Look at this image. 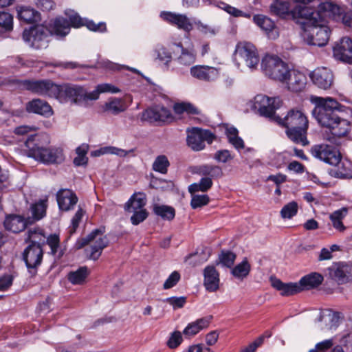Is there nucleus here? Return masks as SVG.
<instances>
[{
  "mask_svg": "<svg viewBox=\"0 0 352 352\" xmlns=\"http://www.w3.org/2000/svg\"><path fill=\"white\" fill-rule=\"evenodd\" d=\"M43 250L40 246L28 245L23 252V259L30 272H36L37 267L41 264Z\"/></svg>",
  "mask_w": 352,
  "mask_h": 352,
  "instance_id": "18",
  "label": "nucleus"
},
{
  "mask_svg": "<svg viewBox=\"0 0 352 352\" xmlns=\"http://www.w3.org/2000/svg\"><path fill=\"white\" fill-rule=\"evenodd\" d=\"M170 163L165 155H160L155 157V172L165 175L168 173Z\"/></svg>",
  "mask_w": 352,
  "mask_h": 352,
  "instance_id": "50",
  "label": "nucleus"
},
{
  "mask_svg": "<svg viewBox=\"0 0 352 352\" xmlns=\"http://www.w3.org/2000/svg\"><path fill=\"white\" fill-rule=\"evenodd\" d=\"M25 110L28 113L41 115L45 118H49L54 114L50 104L40 98H34L25 104Z\"/></svg>",
  "mask_w": 352,
  "mask_h": 352,
  "instance_id": "21",
  "label": "nucleus"
},
{
  "mask_svg": "<svg viewBox=\"0 0 352 352\" xmlns=\"http://www.w3.org/2000/svg\"><path fill=\"white\" fill-rule=\"evenodd\" d=\"M274 122L286 129L287 136L294 143L302 146L309 144L307 138L309 122L301 111L292 109L283 118L279 116L275 118Z\"/></svg>",
  "mask_w": 352,
  "mask_h": 352,
  "instance_id": "3",
  "label": "nucleus"
},
{
  "mask_svg": "<svg viewBox=\"0 0 352 352\" xmlns=\"http://www.w3.org/2000/svg\"><path fill=\"white\" fill-rule=\"evenodd\" d=\"M131 213H133L131 217V223L133 225H138L142 222L148 216V213L145 209L132 211Z\"/></svg>",
  "mask_w": 352,
  "mask_h": 352,
  "instance_id": "61",
  "label": "nucleus"
},
{
  "mask_svg": "<svg viewBox=\"0 0 352 352\" xmlns=\"http://www.w3.org/2000/svg\"><path fill=\"white\" fill-rule=\"evenodd\" d=\"M132 151H133V150L126 151L125 150L118 148H116L114 146H106V147L101 148L100 149H99L98 151H94L92 153V155H94L95 156H99L100 155L109 153V154H114V155H116L120 156V157H124L129 153L132 152Z\"/></svg>",
  "mask_w": 352,
  "mask_h": 352,
  "instance_id": "47",
  "label": "nucleus"
},
{
  "mask_svg": "<svg viewBox=\"0 0 352 352\" xmlns=\"http://www.w3.org/2000/svg\"><path fill=\"white\" fill-rule=\"evenodd\" d=\"M58 88L56 99L62 103L86 105L89 100H92L91 92H87L82 86L65 83L60 85Z\"/></svg>",
  "mask_w": 352,
  "mask_h": 352,
  "instance_id": "6",
  "label": "nucleus"
},
{
  "mask_svg": "<svg viewBox=\"0 0 352 352\" xmlns=\"http://www.w3.org/2000/svg\"><path fill=\"white\" fill-rule=\"evenodd\" d=\"M270 10L283 19H291L300 24L305 16L311 12V7L299 5L290 10L289 2L275 0L270 6Z\"/></svg>",
  "mask_w": 352,
  "mask_h": 352,
  "instance_id": "9",
  "label": "nucleus"
},
{
  "mask_svg": "<svg viewBox=\"0 0 352 352\" xmlns=\"http://www.w3.org/2000/svg\"><path fill=\"white\" fill-rule=\"evenodd\" d=\"M175 120V117L168 108L155 104V122L160 124H170Z\"/></svg>",
  "mask_w": 352,
  "mask_h": 352,
  "instance_id": "37",
  "label": "nucleus"
},
{
  "mask_svg": "<svg viewBox=\"0 0 352 352\" xmlns=\"http://www.w3.org/2000/svg\"><path fill=\"white\" fill-rule=\"evenodd\" d=\"M36 135L30 136L25 142L28 157L45 164H60L64 161L63 150L57 147H43L34 144Z\"/></svg>",
  "mask_w": 352,
  "mask_h": 352,
  "instance_id": "5",
  "label": "nucleus"
},
{
  "mask_svg": "<svg viewBox=\"0 0 352 352\" xmlns=\"http://www.w3.org/2000/svg\"><path fill=\"white\" fill-rule=\"evenodd\" d=\"M312 115L318 124L328 129L334 137H346L352 129L350 121L344 118L349 108L331 98L317 97Z\"/></svg>",
  "mask_w": 352,
  "mask_h": 352,
  "instance_id": "1",
  "label": "nucleus"
},
{
  "mask_svg": "<svg viewBox=\"0 0 352 352\" xmlns=\"http://www.w3.org/2000/svg\"><path fill=\"white\" fill-rule=\"evenodd\" d=\"M214 160L219 163H227L233 159L230 151L222 149L217 151L213 156Z\"/></svg>",
  "mask_w": 352,
  "mask_h": 352,
  "instance_id": "56",
  "label": "nucleus"
},
{
  "mask_svg": "<svg viewBox=\"0 0 352 352\" xmlns=\"http://www.w3.org/2000/svg\"><path fill=\"white\" fill-rule=\"evenodd\" d=\"M120 89L117 87L109 83H104L98 85L96 87V89L91 91L90 96L91 97L92 100H96L98 99L100 94L110 92L113 94L119 93Z\"/></svg>",
  "mask_w": 352,
  "mask_h": 352,
  "instance_id": "43",
  "label": "nucleus"
},
{
  "mask_svg": "<svg viewBox=\"0 0 352 352\" xmlns=\"http://www.w3.org/2000/svg\"><path fill=\"white\" fill-rule=\"evenodd\" d=\"M180 279V274L177 271H174L168 277L164 283V288L165 289L172 288L178 283Z\"/></svg>",
  "mask_w": 352,
  "mask_h": 352,
  "instance_id": "63",
  "label": "nucleus"
},
{
  "mask_svg": "<svg viewBox=\"0 0 352 352\" xmlns=\"http://www.w3.org/2000/svg\"><path fill=\"white\" fill-rule=\"evenodd\" d=\"M182 334L179 331L171 333L166 342L167 346L170 349H175L179 347L183 342Z\"/></svg>",
  "mask_w": 352,
  "mask_h": 352,
  "instance_id": "52",
  "label": "nucleus"
},
{
  "mask_svg": "<svg viewBox=\"0 0 352 352\" xmlns=\"http://www.w3.org/2000/svg\"><path fill=\"white\" fill-rule=\"evenodd\" d=\"M348 211V208L342 207L330 214L329 219L332 226L337 231L342 232L346 230V228L343 223V219L346 217Z\"/></svg>",
  "mask_w": 352,
  "mask_h": 352,
  "instance_id": "34",
  "label": "nucleus"
},
{
  "mask_svg": "<svg viewBox=\"0 0 352 352\" xmlns=\"http://www.w3.org/2000/svg\"><path fill=\"white\" fill-rule=\"evenodd\" d=\"M298 204L296 201H291L285 205L280 210V216L283 219H292L298 212Z\"/></svg>",
  "mask_w": 352,
  "mask_h": 352,
  "instance_id": "51",
  "label": "nucleus"
},
{
  "mask_svg": "<svg viewBox=\"0 0 352 352\" xmlns=\"http://www.w3.org/2000/svg\"><path fill=\"white\" fill-rule=\"evenodd\" d=\"M104 229H96L85 238L79 239L76 243L78 248H82L84 246L90 244L89 258L93 260H97L102 254L104 248L109 244L107 237L104 234Z\"/></svg>",
  "mask_w": 352,
  "mask_h": 352,
  "instance_id": "7",
  "label": "nucleus"
},
{
  "mask_svg": "<svg viewBox=\"0 0 352 352\" xmlns=\"http://www.w3.org/2000/svg\"><path fill=\"white\" fill-rule=\"evenodd\" d=\"M173 111L177 115H182L184 113L188 116H199L201 114V111L189 102L175 103L173 105Z\"/></svg>",
  "mask_w": 352,
  "mask_h": 352,
  "instance_id": "36",
  "label": "nucleus"
},
{
  "mask_svg": "<svg viewBox=\"0 0 352 352\" xmlns=\"http://www.w3.org/2000/svg\"><path fill=\"white\" fill-rule=\"evenodd\" d=\"M213 182L211 181L210 178L202 177L199 183H194L191 184L189 186L188 190L190 193H194L198 191L207 192L211 188Z\"/></svg>",
  "mask_w": 352,
  "mask_h": 352,
  "instance_id": "44",
  "label": "nucleus"
},
{
  "mask_svg": "<svg viewBox=\"0 0 352 352\" xmlns=\"http://www.w3.org/2000/svg\"><path fill=\"white\" fill-rule=\"evenodd\" d=\"M21 86L33 94L56 99L59 90V85L50 79L25 80L21 82Z\"/></svg>",
  "mask_w": 352,
  "mask_h": 352,
  "instance_id": "10",
  "label": "nucleus"
},
{
  "mask_svg": "<svg viewBox=\"0 0 352 352\" xmlns=\"http://www.w3.org/2000/svg\"><path fill=\"white\" fill-rule=\"evenodd\" d=\"M323 276L318 272H311L302 276L298 281L301 292L316 288L322 284Z\"/></svg>",
  "mask_w": 352,
  "mask_h": 352,
  "instance_id": "30",
  "label": "nucleus"
},
{
  "mask_svg": "<svg viewBox=\"0 0 352 352\" xmlns=\"http://www.w3.org/2000/svg\"><path fill=\"white\" fill-rule=\"evenodd\" d=\"M311 155L329 164L339 166L341 155L335 146L327 144L314 145L311 148Z\"/></svg>",
  "mask_w": 352,
  "mask_h": 352,
  "instance_id": "13",
  "label": "nucleus"
},
{
  "mask_svg": "<svg viewBox=\"0 0 352 352\" xmlns=\"http://www.w3.org/2000/svg\"><path fill=\"white\" fill-rule=\"evenodd\" d=\"M190 72L192 77L203 81L214 80L219 76L217 69L207 65L193 66L190 68Z\"/></svg>",
  "mask_w": 352,
  "mask_h": 352,
  "instance_id": "23",
  "label": "nucleus"
},
{
  "mask_svg": "<svg viewBox=\"0 0 352 352\" xmlns=\"http://www.w3.org/2000/svg\"><path fill=\"white\" fill-rule=\"evenodd\" d=\"M250 269V265L245 259L232 270V274L234 277L242 279L249 274Z\"/></svg>",
  "mask_w": 352,
  "mask_h": 352,
  "instance_id": "45",
  "label": "nucleus"
},
{
  "mask_svg": "<svg viewBox=\"0 0 352 352\" xmlns=\"http://www.w3.org/2000/svg\"><path fill=\"white\" fill-rule=\"evenodd\" d=\"M333 57L345 63L352 64V39L343 37L333 47Z\"/></svg>",
  "mask_w": 352,
  "mask_h": 352,
  "instance_id": "17",
  "label": "nucleus"
},
{
  "mask_svg": "<svg viewBox=\"0 0 352 352\" xmlns=\"http://www.w3.org/2000/svg\"><path fill=\"white\" fill-rule=\"evenodd\" d=\"M331 278L338 284L342 285L352 281V264L345 262H335L328 267Z\"/></svg>",
  "mask_w": 352,
  "mask_h": 352,
  "instance_id": "15",
  "label": "nucleus"
},
{
  "mask_svg": "<svg viewBox=\"0 0 352 352\" xmlns=\"http://www.w3.org/2000/svg\"><path fill=\"white\" fill-rule=\"evenodd\" d=\"M235 258L236 255L230 251H222L219 255L221 263L227 267H231L233 265Z\"/></svg>",
  "mask_w": 352,
  "mask_h": 352,
  "instance_id": "54",
  "label": "nucleus"
},
{
  "mask_svg": "<svg viewBox=\"0 0 352 352\" xmlns=\"http://www.w3.org/2000/svg\"><path fill=\"white\" fill-rule=\"evenodd\" d=\"M132 151H133V150L126 151L125 150L118 148H116L114 146H106V147L101 148L100 149H99L98 151H94L92 153V155H94L95 156H99L100 155L109 153V154H114V155H116L120 156V157H124L129 153L132 152Z\"/></svg>",
  "mask_w": 352,
  "mask_h": 352,
  "instance_id": "48",
  "label": "nucleus"
},
{
  "mask_svg": "<svg viewBox=\"0 0 352 352\" xmlns=\"http://www.w3.org/2000/svg\"><path fill=\"white\" fill-rule=\"evenodd\" d=\"M173 25L177 28L189 32L192 29V24L189 19L184 14H177Z\"/></svg>",
  "mask_w": 352,
  "mask_h": 352,
  "instance_id": "49",
  "label": "nucleus"
},
{
  "mask_svg": "<svg viewBox=\"0 0 352 352\" xmlns=\"http://www.w3.org/2000/svg\"><path fill=\"white\" fill-rule=\"evenodd\" d=\"M175 45L181 49L182 53L178 58V61L180 64L190 65L195 63L196 59V53L192 48H184L181 43Z\"/></svg>",
  "mask_w": 352,
  "mask_h": 352,
  "instance_id": "38",
  "label": "nucleus"
},
{
  "mask_svg": "<svg viewBox=\"0 0 352 352\" xmlns=\"http://www.w3.org/2000/svg\"><path fill=\"white\" fill-rule=\"evenodd\" d=\"M187 298L185 296H173L164 300V302L169 303L173 306V309L182 308L186 303Z\"/></svg>",
  "mask_w": 352,
  "mask_h": 352,
  "instance_id": "57",
  "label": "nucleus"
},
{
  "mask_svg": "<svg viewBox=\"0 0 352 352\" xmlns=\"http://www.w3.org/2000/svg\"><path fill=\"white\" fill-rule=\"evenodd\" d=\"M127 106L124 100L118 98H113L102 106V111L113 115H118L124 111Z\"/></svg>",
  "mask_w": 352,
  "mask_h": 352,
  "instance_id": "33",
  "label": "nucleus"
},
{
  "mask_svg": "<svg viewBox=\"0 0 352 352\" xmlns=\"http://www.w3.org/2000/svg\"><path fill=\"white\" fill-rule=\"evenodd\" d=\"M14 0H0V8L10 6ZM13 30V16L11 14L0 11V34L10 32Z\"/></svg>",
  "mask_w": 352,
  "mask_h": 352,
  "instance_id": "28",
  "label": "nucleus"
},
{
  "mask_svg": "<svg viewBox=\"0 0 352 352\" xmlns=\"http://www.w3.org/2000/svg\"><path fill=\"white\" fill-rule=\"evenodd\" d=\"M85 214V211L82 208H79L72 219V225L69 227V233L70 235L74 234L78 228L80 222Z\"/></svg>",
  "mask_w": 352,
  "mask_h": 352,
  "instance_id": "55",
  "label": "nucleus"
},
{
  "mask_svg": "<svg viewBox=\"0 0 352 352\" xmlns=\"http://www.w3.org/2000/svg\"><path fill=\"white\" fill-rule=\"evenodd\" d=\"M253 21L267 34L276 27L275 23L270 18L263 14L254 15Z\"/></svg>",
  "mask_w": 352,
  "mask_h": 352,
  "instance_id": "39",
  "label": "nucleus"
},
{
  "mask_svg": "<svg viewBox=\"0 0 352 352\" xmlns=\"http://www.w3.org/2000/svg\"><path fill=\"white\" fill-rule=\"evenodd\" d=\"M261 69L270 78L283 82L290 69L282 59L275 56H265L261 61Z\"/></svg>",
  "mask_w": 352,
  "mask_h": 352,
  "instance_id": "8",
  "label": "nucleus"
},
{
  "mask_svg": "<svg viewBox=\"0 0 352 352\" xmlns=\"http://www.w3.org/2000/svg\"><path fill=\"white\" fill-rule=\"evenodd\" d=\"M333 345L332 339L324 340L316 344L315 348L309 350V352H326Z\"/></svg>",
  "mask_w": 352,
  "mask_h": 352,
  "instance_id": "58",
  "label": "nucleus"
},
{
  "mask_svg": "<svg viewBox=\"0 0 352 352\" xmlns=\"http://www.w3.org/2000/svg\"><path fill=\"white\" fill-rule=\"evenodd\" d=\"M220 5L221 6L219 7L231 16L234 17H240V15L241 14V10L224 2H221Z\"/></svg>",
  "mask_w": 352,
  "mask_h": 352,
  "instance_id": "64",
  "label": "nucleus"
},
{
  "mask_svg": "<svg viewBox=\"0 0 352 352\" xmlns=\"http://www.w3.org/2000/svg\"><path fill=\"white\" fill-rule=\"evenodd\" d=\"M271 285L283 296H290L301 292L298 282L283 283L280 279L274 277L271 278Z\"/></svg>",
  "mask_w": 352,
  "mask_h": 352,
  "instance_id": "24",
  "label": "nucleus"
},
{
  "mask_svg": "<svg viewBox=\"0 0 352 352\" xmlns=\"http://www.w3.org/2000/svg\"><path fill=\"white\" fill-rule=\"evenodd\" d=\"M234 56L236 60H243L251 69H255L259 63V56L256 47L248 42L239 43L236 46Z\"/></svg>",
  "mask_w": 352,
  "mask_h": 352,
  "instance_id": "14",
  "label": "nucleus"
},
{
  "mask_svg": "<svg viewBox=\"0 0 352 352\" xmlns=\"http://www.w3.org/2000/svg\"><path fill=\"white\" fill-rule=\"evenodd\" d=\"M89 274L88 268L81 267L76 271L71 272L68 274V280L74 285L82 284Z\"/></svg>",
  "mask_w": 352,
  "mask_h": 352,
  "instance_id": "42",
  "label": "nucleus"
},
{
  "mask_svg": "<svg viewBox=\"0 0 352 352\" xmlns=\"http://www.w3.org/2000/svg\"><path fill=\"white\" fill-rule=\"evenodd\" d=\"M69 32V25L63 17H58L52 21L48 28L37 25L25 30L23 32V40L35 49L45 48L47 46V37L50 34L57 37H64Z\"/></svg>",
  "mask_w": 352,
  "mask_h": 352,
  "instance_id": "2",
  "label": "nucleus"
},
{
  "mask_svg": "<svg viewBox=\"0 0 352 352\" xmlns=\"http://www.w3.org/2000/svg\"><path fill=\"white\" fill-rule=\"evenodd\" d=\"M310 78L317 87L322 89H329L333 81L332 72L327 67H318L310 74Z\"/></svg>",
  "mask_w": 352,
  "mask_h": 352,
  "instance_id": "19",
  "label": "nucleus"
},
{
  "mask_svg": "<svg viewBox=\"0 0 352 352\" xmlns=\"http://www.w3.org/2000/svg\"><path fill=\"white\" fill-rule=\"evenodd\" d=\"M146 195L142 192H136L125 204V210L129 212L144 209L146 204Z\"/></svg>",
  "mask_w": 352,
  "mask_h": 352,
  "instance_id": "35",
  "label": "nucleus"
},
{
  "mask_svg": "<svg viewBox=\"0 0 352 352\" xmlns=\"http://www.w3.org/2000/svg\"><path fill=\"white\" fill-rule=\"evenodd\" d=\"M19 20L26 23H34L41 21V14L29 6H20L16 8Z\"/></svg>",
  "mask_w": 352,
  "mask_h": 352,
  "instance_id": "32",
  "label": "nucleus"
},
{
  "mask_svg": "<svg viewBox=\"0 0 352 352\" xmlns=\"http://www.w3.org/2000/svg\"><path fill=\"white\" fill-rule=\"evenodd\" d=\"M45 243L50 247L51 253L54 255L57 252L58 248L59 247V236L56 234H51L48 237L46 236Z\"/></svg>",
  "mask_w": 352,
  "mask_h": 352,
  "instance_id": "60",
  "label": "nucleus"
},
{
  "mask_svg": "<svg viewBox=\"0 0 352 352\" xmlns=\"http://www.w3.org/2000/svg\"><path fill=\"white\" fill-rule=\"evenodd\" d=\"M155 215L161 217L164 221H170L175 217V209L168 205L155 204Z\"/></svg>",
  "mask_w": 352,
  "mask_h": 352,
  "instance_id": "40",
  "label": "nucleus"
},
{
  "mask_svg": "<svg viewBox=\"0 0 352 352\" xmlns=\"http://www.w3.org/2000/svg\"><path fill=\"white\" fill-rule=\"evenodd\" d=\"M278 98H270L265 95L258 94L254 98L252 109L261 116L267 118L271 121L275 122L276 110L280 107Z\"/></svg>",
  "mask_w": 352,
  "mask_h": 352,
  "instance_id": "11",
  "label": "nucleus"
},
{
  "mask_svg": "<svg viewBox=\"0 0 352 352\" xmlns=\"http://www.w3.org/2000/svg\"><path fill=\"white\" fill-rule=\"evenodd\" d=\"M24 241L29 243L28 245L40 246L43 248V245H45L46 235L43 229L33 228L27 231Z\"/></svg>",
  "mask_w": 352,
  "mask_h": 352,
  "instance_id": "29",
  "label": "nucleus"
},
{
  "mask_svg": "<svg viewBox=\"0 0 352 352\" xmlns=\"http://www.w3.org/2000/svg\"><path fill=\"white\" fill-rule=\"evenodd\" d=\"M69 21L65 19L69 25V29L71 27L74 28H80L84 25L85 20L82 19L77 13L72 12L69 16Z\"/></svg>",
  "mask_w": 352,
  "mask_h": 352,
  "instance_id": "59",
  "label": "nucleus"
},
{
  "mask_svg": "<svg viewBox=\"0 0 352 352\" xmlns=\"http://www.w3.org/2000/svg\"><path fill=\"white\" fill-rule=\"evenodd\" d=\"M204 286L208 292H215L219 289V273L213 265L206 266L203 272Z\"/></svg>",
  "mask_w": 352,
  "mask_h": 352,
  "instance_id": "22",
  "label": "nucleus"
},
{
  "mask_svg": "<svg viewBox=\"0 0 352 352\" xmlns=\"http://www.w3.org/2000/svg\"><path fill=\"white\" fill-rule=\"evenodd\" d=\"M311 12L307 14L300 23L303 32L302 36L309 45L324 46L331 34L330 28L326 22H320L319 13H314V8L311 7Z\"/></svg>",
  "mask_w": 352,
  "mask_h": 352,
  "instance_id": "4",
  "label": "nucleus"
},
{
  "mask_svg": "<svg viewBox=\"0 0 352 352\" xmlns=\"http://www.w3.org/2000/svg\"><path fill=\"white\" fill-rule=\"evenodd\" d=\"M343 9L332 2L321 3L318 10L314 9V13H319L320 22L328 23V19H331L336 21H340L344 14Z\"/></svg>",
  "mask_w": 352,
  "mask_h": 352,
  "instance_id": "16",
  "label": "nucleus"
},
{
  "mask_svg": "<svg viewBox=\"0 0 352 352\" xmlns=\"http://www.w3.org/2000/svg\"><path fill=\"white\" fill-rule=\"evenodd\" d=\"M211 319L212 316L204 317L190 322L183 330V335L186 338H191L201 330L207 328L210 323Z\"/></svg>",
  "mask_w": 352,
  "mask_h": 352,
  "instance_id": "26",
  "label": "nucleus"
},
{
  "mask_svg": "<svg viewBox=\"0 0 352 352\" xmlns=\"http://www.w3.org/2000/svg\"><path fill=\"white\" fill-rule=\"evenodd\" d=\"M47 204L45 200H40L38 202L33 204L31 207L32 217L30 221L32 223L43 218L46 214Z\"/></svg>",
  "mask_w": 352,
  "mask_h": 352,
  "instance_id": "41",
  "label": "nucleus"
},
{
  "mask_svg": "<svg viewBox=\"0 0 352 352\" xmlns=\"http://www.w3.org/2000/svg\"><path fill=\"white\" fill-rule=\"evenodd\" d=\"M32 223V221H30V218L24 219L20 215H10L4 221L5 228L14 233H18L24 230L28 224Z\"/></svg>",
  "mask_w": 352,
  "mask_h": 352,
  "instance_id": "27",
  "label": "nucleus"
},
{
  "mask_svg": "<svg viewBox=\"0 0 352 352\" xmlns=\"http://www.w3.org/2000/svg\"><path fill=\"white\" fill-rule=\"evenodd\" d=\"M157 59L162 69H166L172 60L171 53L164 47H158L157 50Z\"/></svg>",
  "mask_w": 352,
  "mask_h": 352,
  "instance_id": "46",
  "label": "nucleus"
},
{
  "mask_svg": "<svg viewBox=\"0 0 352 352\" xmlns=\"http://www.w3.org/2000/svg\"><path fill=\"white\" fill-rule=\"evenodd\" d=\"M216 139V135L210 130L193 127L188 130L187 144L195 151H199L205 148L206 142L211 144Z\"/></svg>",
  "mask_w": 352,
  "mask_h": 352,
  "instance_id": "12",
  "label": "nucleus"
},
{
  "mask_svg": "<svg viewBox=\"0 0 352 352\" xmlns=\"http://www.w3.org/2000/svg\"><path fill=\"white\" fill-rule=\"evenodd\" d=\"M283 84L286 85V88L292 92H300L302 91L307 84V77L301 72L296 69H290L286 76L285 81Z\"/></svg>",
  "mask_w": 352,
  "mask_h": 352,
  "instance_id": "20",
  "label": "nucleus"
},
{
  "mask_svg": "<svg viewBox=\"0 0 352 352\" xmlns=\"http://www.w3.org/2000/svg\"><path fill=\"white\" fill-rule=\"evenodd\" d=\"M56 199L59 208L64 211L73 208L78 201L77 196L69 189H60L58 191Z\"/></svg>",
  "mask_w": 352,
  "mask_h": 352,
  "instance_id": "25",
  "label": "nucleus"
},
{
  "mask_svg": "<svg viewBox=\"0 0 352 352\" xmlns=\"http://www.w3.org/2000/svg\"><path fill=\"white\" fill-rule=\"evenodd\" d=\"M209 201L210 198L207 195H194L192 196L190 206L193 209H197L207 205Z\"/></svg>",
  "mask_w": 352,
  "mask_h": 352,
  "instance_id": "53",
  "label": "nucleus"
},
{
  "mask_svg": "<svg viewBox=\"0 0 352 352\" xmlns=\"http://www.w3.org/2000/svg\"><path fill=\"white\" fill-rule=\"evenodd\" d=\"M84 25H85L89 30L94 32H104L107 30L106 24L103 22L96 24L92 21L85 19Z\"/></svg>",
  "mask_w": 352,
  "mask_h": 352,
  "instance_id": "62",
  "label": "nucleus"
},
{
  "mask_svg": "<svg viewBox=\"0 0 352 352\" xmlns=\"http://www.w3.org/2000/svg\"><path fill=\"white\" fill-rule=\"evenodd\" d=\"M196 173L200 176L212 179L223 177V172L221 166L214 164H203L197 167Z\"/></svg>",
  "mask_w": 352,
  "mask_h": 352,
  "instance_id": "31",
  "label": "nucleus"
}]
</instances>
